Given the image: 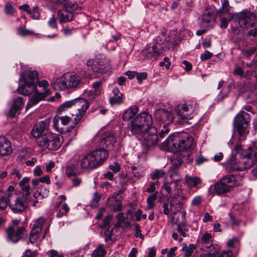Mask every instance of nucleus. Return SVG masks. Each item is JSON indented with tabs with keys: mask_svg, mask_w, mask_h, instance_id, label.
<instances>
[{
	"mask_svg": "<svg viewBox=\"0 0 257 257\" xmlns=\"http://www.w3.org/2000/svg\"><path fill=\"white\" fill-rule=\"evenodd\" d=\"M216 15L213 10H206L202 16L200 27L202 28H211L215 21Z\"/></svg>",
	"mask_w": 257,
	"mask_h": 257,
	"instance_id": "nucleus-19",
	"label": "nucleus"
},
{
	"mask_svg": "<svg viewBox=\"0 0 257 257\" xmlns=\"http://www.w3.org/2000/svg\"><path fill=\"white\" fill-rule=\"evenodd\" d=\"M100 93L98 90H90L87 92L86 95L89 100L93 101L98 97Z\"/></svg>",
	"mask_w": 257,
	"mask_h": 257,
	"instance_id": "nucleus-46",
	"label": "nucleus"
},
{
	"mask_svg": "<svg viewBox=\"0 0 257 257\" xmlns=\"http://www.w3.org/2000/svg\"><path fill=\"white\" fill-rule=\"evenodd\" d=\"M36 143L39 146L51 151L57 150L61 146L60 135L53 133L43 134L36 140Z\"/></svg>",
	"mask_w": 257,
	"mask_h": 257,
	"instance_id": "nucleus-8",
	"label": "nucleus"
},
{
	"mask_svg": "<svg viewBox=\"0 0 257 257\" xmlns=\"http://www.w3.org/2000/svg\"><path fill=\"white\" fill-rule=\"evenodd\" d=\"M219 251H214L212 253H209L208 257H232V252L229 250H223L221 252Z\"/></svg>",
	"mask_w": 257,
	"mask_h": 257,
	"instance_id": "nucleus-36",
	"label": "nucleus"
},
{
	"mask_svg": "<svg viewBox=\"0 0 257 257\" xmlns=\"http://www.w3.org/2000/svg\"><path fill=\"white\" fill-rule=\"evenodd\" d=\"M136 233L135 235L136 237H139L142 239H144V236L143 234L141 233V229L140 225L138 223L135 224Z\"/></svg>",
	"mask_w": 257,
	"mask_h": 257,
	"instance_id": "nucleus-59",
	"label": "nucleus"
},
{
	"mask_svg": "<svg viewBox=\"0 0 257 257\" xmlns=\"http://www.w3.org/2000/svg\"><path fill=\"white\" fill-rule=\"evenodd\" d=\"M236 185H238V183L235 176L226 175L214 185V192L218 195H224Z\"/></svg>",
	"mask_w": 257,
	"mask_h": 257,
	"instance_id": "nucleus-11",
	"label": "nucleus"
},
{
	"mask_svg": "<svg viewBox=\"0 0 257 257\" xmlns=\"http://www.w3.org/2000/svg\"><path fill=\"white\" fill-rule=\"evenodd\" d=\"M112 216L111 215H107L103 220V223L100 227L103 228H109V224L110 223Z\"/></svg>",
	"mask_w": 257,
	"mask_h": 257,
	"instance_id": "nucleus-52",
	"label": "nucleus"
},
{
	"mask_svg": "<svg viewBox=\"0 0 257 257\" xmlns=\"http://www.w3.org/2000/svg\"><path fill=\"white\" fill-rule=\"evenodd\" d=\"M89 106V102L86 99L77 98L62 103L59 106L58 111L62 112L65 110L67 108L74 107L77 110V112L76 113V117L74 118V120L78 122L80 121L82 117L85 114Z\"/></svg>",
	"mask_w": 257,
	"mask_h": 257,
	"instance_id": "nucleus-5",
	"label": "nucleus"
},
{
	"mask_svg": "<svg viewBox=\"0 0 257 257\" xmlns=\"http://www.w3.org/2000/svg\"><path fill=\"white\" fill-rule=\"evenodd\" d=\"M106 250L104 248L103 244H99L91 253L92 257H104L106 254Z\"/></svg>",
	"mask_w": 257,
	"mask_h": 257,
	"instance_id": "nucleus-35",
	"label": "nucleus"
},
{
	"mask_svg": "<svg viewBox=\"0 0 257 257\" xmlns=\"http://www.w3.org/2000/svg\"><path fill=\"white\" fill-rule=\"evenodd\" d=\"M197 109V106L195 103L182 104L177 106V112L183 119H191Z\"/></svg>",
	"mask_w": 257,
	"mask_h": 257,
	"instance_id": "nucleus-17",
	"label": "nucleus"
},
{
	"mask_svg": "<svg viewBox=\"0 0 257 257\" xmlns=\"http://www.w3.org/2000/svg\"><path fill=\"white\" fill-rule=\"evenodd\" d=\"M68 89L76 88L80 82V78L77 74L70 72L64 73Z\"/></svg>",
	"mask_w": 257,
	"mask_h": 257,
	"instance_id": "nucleus-24",
	"label": "nucleus"
},
{
	"mask_svg": "<svg viewBox=\"0 0 257 257\" xmlns=\"http://www.w3.org/2000/svg\"><path fill=\"white\" fill-rule=\"evenodd\" d=\"M159 185L160 181L159 180H156L154 182H151L147 189L146 191L148 193L154 192L158 188Z\"/></svg>",
	"mask_w": 257,
	"mask_h": 257,
	"instance_id": "nucleus-45",
	"label": "nucleus"
},
{
	"mask_svg": "<svg viewBox=\"0 0 257 257\" xmlns=\"http://www.w3.org/2000/svg\"><path fill=\"white\" fill-rule=\"evenodd\" d=\"M158 194V192L156 191L154 194L151 195L147 198V202L149 208L154 207L155 205L154 201L157 199Z\"/></svg>",
	"mask_w": 257,
	"mask_h": 257,
	"instance_id": "nucleus-43",
	"label": "nucleus"
},
{
	"mask_svg": "<svg viewBox=\"0 0 257 257\" xmlns=\"http://www.w3.org/2000/svg\"><path fill=\"white\" fill-rule=\"evenodd\" d=\"M142 213V210L140 209H138L134 214L132 216L133 219L137 221H140L141 220Z\"/></svg>",
	"mask_w": 257,
	"mask_h": 257,
	"instance_id": "nucleus-61",
	"label": "nucleus"
},
{
	"mask_svg": "<svg viewBox=\"0 0 257 257\" xmlns=\"http://www.w3.org/2000/svg\"><path fill=\"white\" fill-rule=\"evenodd\" d=\"M40 87L43 88V91L42 92H39L37 89L33 92L34 94L31 99L29 100L27 108L31 107L37 104L40 101L44 99L46 97L49 95L51 93L50 90L47 89L49 83L46 80H42L38 83Z\"/></svg>",
	"mask_w": 257,
	"mask_h": 257,
	"instance_id": "nucleus-14",
	"label": "nucleus"
},
{
	"mask_svg": "<svg viewBox=\"0 0 257 257\" xmlns=\"http://www.w3.org/2000/svg\"><path fill=\"white\" fill-rule=\"evenodd\" d=\"M184 161V159L179 158V160H178L177 162H175L173 164L171 168L169 169V171L170 180H173L174 178H177V177H179L178 175L177 168L180 165H181V164Z\"/></svg>",
	"mask_w": 257,
	"mask_h": 257,
	"instance_id": "nucleus-30",
	"label": "nucleus"
},
{
	"mask_svg": "<svg viewBox=\"0 0 257 257\" xmlns=\"http://www.w3.org/2000/svg\"><path fill=\"white\" fill-rule=\"evenodd\" d=\"M250 119L249 114L244 111H240L235 116L233 124L240 137L249 133L247 129Z\"/></svg>",
	"mask_w": 257,
	"mask_h": 257,
	"instance_id": "nucleus-13",
	"label": "nucleus"
},
{
	"mask_svg": "<svg viewBox=\"0 0 257 257\" xmlns=\"http://www.w3.org/2000/svg\"><path fill=\"white\" fill-rule=\"evenodd\" d=\"M74 177L71 179V181H72V186L77 187L79 186L80 185V184L81 183L82 180L80 178H78L75 176H74Z\"/></svg>",
	"mask_w": 257,
	"mask_h": 257,
	"instance_id": "nucleus-63",
	"label": "nucleus"
},
{
	"mask_svg": "<svg viewBox=\"0 0 257 257\" xmlns=\"http://www.w3.org/2000/svg\"><path fill=\"white\" fill-rule=\"evenodd\" d=\"M76 117V114H71V116L65 115L60 117L59 118L61 120V123L63 125H67L70 124V127L72 128L74 127L80 121L76 122L74 120V118Z\"/></svg>",
	"mask_w": 257,
	"mask_h": 257,
	"instance_id": "nucleus-29",
	"label": "nucleus"
},
{
	"mask_svg": "<svg viewBox=\"0 0 257 257\" xmlns=\"http://www.w3.org/2000/svg\"><path fill=\"white\" fill-rule=\"evenodd\" d=\"M23 78L25 84L17 89L19 93L25 95L33 93V92L36 89L35 83L38 80L37 72L26 70L23 74Z\"/></svg>",
	"mask_w": 257,
	"mask_h": 257,
	"instance_id": "nucleus-7",
	"label": "nucleus"
},
{
	"mask_svg": "<svg viewBox=\"0 0 257 257\" xmlns=\"http://www.w3.org/2000/svg\"><path fill=\"white\" fill-rule=\"evenodd\" d=\"M216 15L221 17H227V15H233V14L230 13V8H221L219 9L218 11L216 12Z\"/></svg>",
	"mask_w": 257,
	"mask_h": 257,
	"instance_id": "nucleus-47",
	"label": "nucleus"
},
{
	"mask_svg": "<svg viewBox=\"0 0 257 257\" xmlns=\"http://www.w3.org/2000/svg\"><path fill=\"white\" fill-rule=\"evenodd\" d=\"M49 125V121L45 120V121H40L38 123L36 124L31 131V136L36 138L41 137L44 131L47 128Z\"/></svg>",
	"mask_w": 257,
	"mask_h": 257,
	"instance_id": "nucleus-23",
	"label": "nucleus"
},
{
	"mask_svg": "<svg viewBox=\"0 0 257 257\" xmlns=\"http://www.w3.org/2000/svg\"><path fill=\"white\" fill-rule=\"evenodd\" d=\"M86 64L88 70H91L94 73H106L110 69L109 59L102 54L96 55L95 61L92 59L88 60Z\"/></svg>",
	"mask_w": 257,
	"mask_h": 257,
	"instance_id": "nucleus-6",
	"label": "nucleus"
},
{
	"mask_svg": "<svg viewBox=\"0 0 257 257\" xmlns=\"http://www.w3.org/2000/svg\"><path fill=\"white\" fill-rule=\"evenodd\" d=\"M62 212L57 214V216L60 217L62 215H66L69 211V208L66 203H64L61 207Z\"/></svg>",
	"mask_w": 257,
	"mask_h": 257,
	"instance_id": "nucleus-58",
	"label": "nucleus"
},
{
	"mask_svg": "<svg viewBox=\"0 0 257 257\" xmlns=\"http://www.w3.org/2000/svg\"><path fill=\"white\" fill-rule=\"evenodd\" d=\"M155 117L157 122L160 124L169 125L173 119V113L164 109H158L155 111Z\"/></svg>",
	"mask_w": 257,
	"mask_h": 257,
	"instance_id": "nucleus-18",
	"label": "nucleus"
},
{
	"mask_svg": "<svg viewBox=\"0 0 257 257\" xmlns=\"http://www.w3.org/2000/svg\"><path fill=\"white\" fill-rule=\"evenodd\" d=\"M108 205L111 207L114 212H117L122 209V204L120 201L115 197H110L107 199Z\"/></svg>",
	"mask_w": 257,
	"mask_h": 257,
	"instance_id": "nucleus-31",
	"label": "nucleus"
},
{
	"mask_svg": "<svg viewBox=\"0 0 257 257\" xmlns=\"http://www.w3.org/2000/svg\"><path fill=\"white\" fill-rule=\"evenodd\" d=\"M37 254L36 250L31 251L30 249H28L25 250L24 255L22 257H36Z\"/></svg>",
	"mask_w": 257,
	"mask_h": 257,
	"instance_id": "nucleus-62",
	"label": "nucleus"
},
{
	"mask_svg": "<svg viewBox=\"0 0 257 257\" xmlns=\"http://www.w3.org/2000/svg\"><path fill=\"white\" fill-rule=\"evenodd\" d=\"M29 197L25 195L18 196L14 202L9 203L11 210L15 213L24 212L29 206Z\"/></svg>",
	"mask_w": 257,
	"mask_h": 257,
	"instance_id": "nucleus-16",
	"label": "nucleus"
},
{
	"mask_svg": "<svg viewBox=\"0 0 257 257\" xmlns=\"http://www.w3.org/2000/svg\"><path fill=\"white\" fill-rule=\"evenodd\" d=\"M20 220L15 219L12 220V223L6 229L7 240L13 243H16L23 238L26 232V226L20 225Z\"/></svg>",
	"mask_w": 257,
	"mask_h": 257,
	"instance_id": "nucleus-9",
	"label": "nucleus"
},
{
	"mask_svg": "<svg viewBox=\"0 0 257 257\" xmlns=\"http://www.w3.org/2000/svg\"><path fill=\"white\" fill-rule=\"evenodd\" d=\"M49 26L53 29L57 28V25L56 23V19L54 16H53L48 21Z\"/></svg>",
	"mask_w": 257,
	"mask_h": 257,
	"instance_id": "nucleus-64",
	"label": "nucleus"
},
{
	"mask_svg": "<svg viewBox=\"0 0 257 257\" xmlns=\"http://www.w3.org/2000/svg\"><path fill=\"white\" fill-rule=\"evenodd\" d=\"M11 193L8 192L0 191V210H4L9 204Z\"/></svg>",
	"mask_w": 257,
	"mask_h": 257,
	"instance_id": "nucleus-32",
	"label": "nucleus"
},
{
	"mask_svg": "<svg viewBox=\"0 0 257 257\" xmlns=\"http://www.w3.org/2000/svg\"><path fill=\"white\" fill-rule=\"evenodd\" d=\"M176 225V230L180 235H182L184 237H186V232L188 231V229H186L185 225L180 223H177Z\"/></svg>",
	"mask_w": 257,
	"mask_h": 257,
	"instance_id": "nucleus-44",
	"label": "nucleus"
},
{
	"mask_svg": "<svg viewBox=\"0 0 257 257\" xmlns=\"http://www.w3.org/2000/svg\"><path fill=\"white\" fill-rule=\"evenodd\" d=\"M139 111L138 107L134 105L125 110L122 115V119L124 121H128L134 117Z\"/></svg>",
	"mask_w": 257,
	"mask_h": 257,
	"instance_id": "nucleus-28",
	"label": "nucleus"
},
{
	"mask_svg": "<svg viewBox=\"0 0 257 257\" xmlns=\"http://www.w3.org/2000/svg\"><path fill=\"white\" fill-rule=\"evenodd\" d=\"M115 137L113 133L106 131L104 132L101 136L99 147L96 149H104L106 150L108 147H112L115 142Z\"/></svg>",
	"mask_w": 257,
	"mask_h": 257,
	"instance_id": "nucleus-20",
	"label": "nucleus"
},
{
	"mask_svg": "<svg viewBox=\"0 0 257 257\" xmlns=\"http://www.w3.org/2000/svg\"><path fill=\"white\" fill-rule=\"evenodd\" d=\"M213 55V54L208 51H205L203 54L200 56V59L202 61H206L210 59Z\"/></svg>",
	"mask_w": 257,
	"mask_h": 257,
	"instance_id": "nucleus-60",
	"label": "nucleus"
},
{
	"mask_svg": "<svg viewBox=\"0 0 257 257\" xmlns=\"http://www.w3.org/2000/svg\"><path fill=\"white\" fill-rule=\"evenodd\" d=\"M231 88V85H228L226 87H224L222 91L220 92L218 97V99H222L225 97H226L228 93H229Z\"/></svg>",
	"mask_w": 257,
	"mask_h": 257,
	"instance_id": "nucleus-49",
	"label": "nucleus"
},
{
	"mask_svg": "<svg viewBox=\"0 0 257 257\" xmlns=\"http://www.w3.org/2000/svg\"><path fill=\"white\" fill-rule=\"evenodd\" d=\"M197 246L201 250L206 252L207 257L209 253H212L214 251H219L221 249L219 244L214 242L213 235L208 232L204 233L200 237ZM205 256V254L204 255Z\"/></svg>",
	"mask_w": 257,
	"mask_h": 257,
	"instance_id": "nucleus-10",
	"label": "nucleus"
},
{
	"mask_svg": "<svg viewBox=\"0 0 257 257\" xmlns=\"http://www.w3.org/2000/svg\"><path fill=\"white\" fill-rule=\"evenodd\" d=\"M31 17L35 20H39L40 17V15L39 12L38 8L37 6L33 8V11H31V14H30Z\"/></svg>",
	"mask_w": 257,
	"mask_h": 257,
	"instance_id": "nucleus-56",
	"label": "nucleus"
},
{
	"mask_svg": "<svg viewBox=\"0 0 257 257\" xmlns=\"http://www.w3.org/2000/svg\"><path fill=\"white\" fill-rule=\"evenodd\" d=\"M15 9L12 6V4L10 2L7 3L5 6V12L8 15H14Z\"/></svg>",
	"mask_w": 257,
	"mask_h": 257,
	"instance_id": "nucleus-48",
	"label": "nucleus"
},
{
	"mask_svg": "<svg viewBox=\"0 0 257 257\" xmlns=\"http://www.w3.org/2000/svg\"><path fill=\"white\" fill-rule=\"evenodd\" d=\"M45 221L44 218L42 217H39L37 220L33 221L32 228L42 231V227Z\"/></svg>",
	"mask_w": 257,
	"mask_h": 257,
	"instance_id": "nucleus-41",
	"label": "nucleus"
},
{
	"mask_svg": "<svg viewBox=\"0 0 257 257\" xmlns=\"http://www.w3.org/2000/svg\"><path fill=\"white\" fill-rule=\"evenodd\" d=\"M37 192L39 195L42 196L43 198L47 197L49 193V191L47 189L45 186H42L39 189Z\"/></svg>",
	"mask_w": 257,
	"mask_h": 257,
	"instance_id": "nucleus-55",
	"label": "nucleus"
},
{
	"mask_svg": "<svg viewBox=\"0 0 257 257\" xmlns=\"http://www.w3.org/2000/svg\"><path fill=\"white\" fill-rule=\"evenodd\" d=\"M24 106V101L22 97H18L13 101L8 116L11 118H14L19 114L20 111L23 109Z\"/></svg>",
	"mask_w": 257,
	"mask_h": 257,
	"instance_id": "nucleus-21",
	"label": "nucleus"
},
{
	"mask_svg": "<svg viewBox=\"0 0 257 257\" xmlns=\"http://www.w3.org/2000/svg\"><path fill=\"white\" fill-rule=\"evenodd\" d=\"M153 124L152 116L147 112L139 113L131 122L132 134L142 135V145L147 149L154 146L158 140L157 128Z\"/></svg>",
	"mask_w": 257,
	"mask_h": 257,
	"instance_id": "nucleus-1",
	"label": "nucleus"
},
{
	"mask_svg": "<svg viewBox=\"0 0 257 257\" xmlns=\"http://www.w3.org/2000/svg\"><path fill=\"white\" fill-rule=\"evenodd\" d=\"M18 34L21 36H26L33 34L34 33L33 31L24 29L22 27L19 28L17 30Z\"/></svg>",
	"mask_w": 257,
	"mask_h": 257,
	"instance_id": "nucleus-54",
	"label": "nucleus"
},
{
	"mask_svg": "<svg viewBox=\"0 0 257 257\" xmlns=\"http://www.w3.org/2000/svg\"><path fill=\"white\" fill-rule=\"evenodd\" d=\"M196 247L194 244H190L189 246H185L183 247L182 250L185 252V257H190L192 256Z\"/></svg>",
	"mask_w": 257,
	"mask_h": 257,
	"instance_id": "nucleus-40",
	"label": "nucleus"
},
{
	"mask_svg": "<svg viewBox=\"0 0 257 257\" xmlns=\"http://www.w3.org/2000/svg\"><path fill=\"white\" fill-rule=\"evenodd\" d=\"M148 78L147 73L146 72H140L137 73L136 78L138 80V82L139 84H141L144 80L147 79Z\"/></svg>",
	"mask_w": 257,
	"mask_h": 257,
	"instance_id": "nucleus-53",
	"label": "nucleus"
},
{
	"mask_svg": "<svg viewBox=\"0 0 257 257\" xmlns=\"http://www.w3.org/2000/svg\"><path fill=\"white\" fill-rule=\"evenodd\" d=\"M244 73V70L241 67L236 65L235 66V69L233 71L234 75H238L240 77H243Z\"/></svg>",
	"mask_w": 257,
	"mask_h": 257,
	"instance_id": "nucleus-57",
	"label": "nucleus"
},
{
	"mask_svg": "<svg viewBox=\"0 0 257 257\" xmlns=\"http://www.w3.org/2000/svg\"><path fill=\"white\" fill-rule=\"evenodd\" d=\"M166 173L163 170H156L150 174V178L152 180L156 181L164 177Z\"/></svg>",
	"mask_w": 257,
	"mask_h": 257,
	"instance_id": "nucleus-38",
	"label": "nucleus"
},
{
	"mask_svg": "<svg viewBox=\"0 0 257 257\" xmlns=\"http://www.w3.org/2000/svg\"><path fill=\"white\" fill-rule=\"evenodd\" d=\"M164 50V44L161 42V38L157 36L151 46H148L143 50L142 54L147 59L154 61L158 59Z\"/></svg>",
	"mask_w": 257,
	"mask_h": 257,
	"instance_id": "nucleus-12",
	"label": "nucleus"
},
{
	"mask_svg": "<svg viewBox=\"0 0 257 257\" xmlns=\"http://www.w3.org/2000/svg\"><path fill=\"white\" fill-rule=\"evenodd\" d=\"M181 180V179L180 177L174 178L173 180H169V179H166L165 180L162 188L166 190L168 194H170L172 189L174 191H178L181 189V186L179 184Z\"/></svg>",
	"mask_w": 257,
	"mask_h": 257,
	"instance_id": "nucleus-22",
	"label": "nucleus"
},
{
	"mask_svg": "<svg viewBox=\"0 0 257 257\" xmlns=\"http://www.w3.org/2000/svg\"><path fill=\"white\" fill-rule=\"evenodd\" d=\"M108 157L107 151L104 149H96L86 154L80 159V167L84 170H94L101 166Z\"/></svg>",
	"mask_w": 257,
	"mask_h": 257,
	"instance_id": "nucleus-3",
	"label": "nucleus"
},
{
	"mask_svg": "<svg viewBox=\"0 0 257 257\" xmlns=\"http://www.w3.org/2000/svg\"><path fill=\"white\" fill-rule=\"evenodd\" d=\"M185 179L187 186L190 188L196 187L201 182L200 178L198 177H191L188 174L186 175Z\"/></svg>",
	"mask_w": 257,
	"mask_h": 257,
	"instance_id": "nucleus-33",
	"label": "nucleus"
},
{
	"mask_svg": "<svg viewBox=\"0 0 257 257\" xmlns=\"http://www.w3.org/2000/svg\"><path fill=\"white\" fill-rule=\"evenodd\" d=\"M12 151L10 142L5 137L0 136V155L8 156Z\"/></svg>",
	"mask_w": 257,
	"mask_h": 257,
	"instance_id": "nucleus-25",
	"label": "nucleus"
},
{
	"mask_svg": "<svg viewBox=\"0 0 257 257\" xmlns=\"http://www.w3.org/2000/svg\"><path fill=\"white\" fill-rule=\"evenodd\" d=\"M53 88L56 90H65L68 89L65 74L58 77L53 82Z\"/></svg>",
	"mask_w": 257,
	"mask_h": 257,
	"instance_id": "nucleus-27",
	"label": "nucleus"
},
{
	"mask_svg": "<svg viewBox=\"0 0 257 257\" xmlns=\"http://www.w3.org/2000/svg\"><path fill=\"white\" fill-rule=\"evenodd\" d=\"M109 101L111 104L120 103L122 101V94H114V96L110 98Z\"/></svg>",
	"mask_w": 257,
	"mask_h": 257,
	"instance_id": "nucleus-51",
	"label": "nucleus"
},
{
	"mask_svg": "<svg viewBox=\"0 0 257 257\" xmlns=\"http://www.w3.org/2000/svg\"><path fill=\"white\" fill-rule=\"evenodd\" d=\"M227 17H220V20L221 21L220 27L221 28H226L228 25V22L233 17V15H227Z\"/></svg>",
	"mask_w": 257,
	"mask_h": 257,
	"instance_id": "nucleus-42",
	"label": "nucleus"
},
{
	"mask_svg": "<svg viewBox=\"0 0 257 257\" xmlns=\"http://www.w3.org/2000/svg\"><path fill=\"white\" fill-rule=\"evenodd\" d=\"M29 180L28 177H24L19 183V185L23 191V195L28 197L31 194L30 192Z\"/></svg>",
	"mask_w": 257,
	"mask_h": 257,
	"instance_id": "nucleus-34",
	"label": "nucleus"
},
{
	"mask_svg": "<svg viewBox=\"0 0 257 257\" xmlns=\"http://www.w3.org/2000/svg\"><path fill=\"white\" fill-rule=\"evenodd\" d=\"M236 19L240 27L242 28L252 27L255 22V16L249 11H242L236 15Z\"/></svg>",
	"mask_w": 257,
	"mask_h": 257,
	"instance_id": "nucleus-15",
	"label": "nucleus"
},
{
	"mask_svg": "<svg viewBox=\"0 0 257 257\" xmlns=\"http://www.w3.org/2000/svg\"><path fill=\"white\" fill-rule=\"evenodd\" d=\"M79 6L76 3L69 2L67 0L64 5L63 8L68 11H70L74 14V11L78 8Z\"/></svg>",
	"mask_w": 257,
	"mask_h": 257,
	"instance_id": "nucleus-37",
	"label": "nucleus"
},
{
	"mask_svg": "<svg viewBox=\"0 0 257 257\" xmlns=\"http://www.w3.org/2000/svg\"><path fill=\"white\" fill-rule=\"evenodd\" d=\"M168 145L169 149L173 153L184 151L188 153L194 147L193 138L186 132L174 134L170 137Z\"/></svg>",
	"mask_w": 257,
	"mask_h": 257,
	"instance_id": "nucleus-4",
	"label": "nucleus"
},
{
	"mask_svg": "<svg viewBox=\"0 0 257 257\" xmlns=\"http://www.w3.org/2000/svg\"><path fill=\"white\" fill-rule=\"evenodd\" d=\"M236 154L227 161L228 165L232 170L241 171L248 169L257 163V150L249 148L245 152L243 157L241 158L242 145L237 143L233 148Z\"/></svg>",
	"mask_w": 257,
	"mask_h": 257,
	"instance_id": "nucleus-2",
	"label": "nucleus"
},
{
	"mask_svg": "<svg viewBox=\"0 0 257 257\" xmlns=\"http://www.w3.org/2000/svg\"><path fill=\"white\" fill-rule=\"evenodd\" d=\"M77 166L74 164H70L67 166L66 169L68 177L75 176L76 175Z\"/></svg>",
	"mask_w": 257,
	"mask_h": 257,
	"instance_id": "nucleus-39",
	"label": "nucleus"
},
{
	"mask_svg": "<svg viewBox=\"0 0 257 257\" xmlns=\"http://www.w3.org/2000/svg\"><path fill=\"white\" fill-rule=\"evenodd\" d=\"M181 210V205L172 201L170 203V210L174 214H177Z\"/></svg>",
	"mask_w": 257,
	"mask_h": 257,
	"instance_id": "nucleus-50",
	"label": "nucleus"
},
{
	"mask_svg": "<svg viewBox=\"0 0 257 257\" xmlns=\"http://www.w3.org/2000/svg\"><path fill=\"white\" fill-rule=\"evenodd\" d=\"M57 17L60 23H66L73 20L74 14L63 8L57 12Z\"/></svg>",
	"mask_w": 257,
	"mask_h": 257,
	"instance_id": "nucleus-26",
	"label": "nucleus"
}]
</instances>
